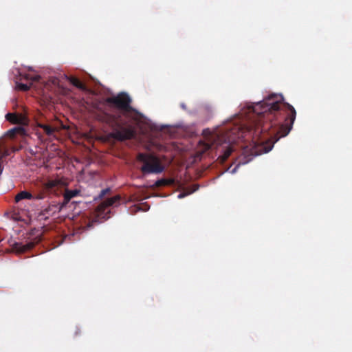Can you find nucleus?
Here are the masks:
<instances>
[{
    "instance_id": "nucleus-1",
    "label": "nucleus",
    "mask_w": 352,
    "mask_h": 352,
    "mask_svg": "<svg viewBox=\"0 0 352 352\" xmlns=\"http://www.w3.org/2000/svg\"><path fill=\"white\" fill-rule=\"evenodd\" d=\"M254 113L248 127L252 137V147L256 149L248 158L241 160L231 170L235 173L239 166L251 161L253 156L270 151L274 144L289 134L296 120L294 107L284 101L282 95L271 94L263 101L249 107Z\"/></svg>"
},
{
    "instance_id": "nucleus-2",
    "label": "nucleus",
    "mask_w": 352,
    "mask_h": 352,
    "mask_svg": "<svg viewBox=\"0 0 352 352\" xmlns=\"http://www.w3.org/2000/svg\"><path fill=\"white\" fill-rule=\"evenodd\" d=\"M104 101L119 110L115 113H109L99 109L96 113V120L111 129L108 138L118 142L135 139L137 136L135 124L140 121L139 113L131 107L132 100L130 96L126 93L121 92L116 96L107 98Z\"/></svg>"
},
{
    "instance_id": "nucleus-3",
    "label": "nucleus",
    "mask_w": 352,
    "mask_h": 352,
    "mask_svg": "<svg viewBox=\"0 0 352 352\" xmlns=\"http://www.w3.org/2000/svg\"><path fill=\"white\" fill-rule=\"evenodd\" d=\"M239 138V128L234 127L231 129H226V131H221L220 134L212 135L209 142H199V146L203 152H206L212 147L217 148L223 144H228L223 148V153L219 156V160L224 162L234 151L232 144Z\"/></svg>"
},
{
    "instance_id": "nucleus-4",
    "label": "nucleus",
    "mask_w": 352,
    "mask_h": 352,
    "mask_svg": "<svg viewBox=\"0 0 352 352\" xmlns=\"http://www.w3.org/2000/svg\"><path fill=\"white\" fill-rule=\"evenodd\" d=\"M137 160L143 164L140 170L144 175L159 174L164 170L159 157L153 154L140 153Z\"/></svg>"
},
{
    "instance_id": "nucleus-5",
    "label": "nucleus",
    "mask_w": 352,
    "mask_h": 352,
    "mask_svg": "<svg viewBox=\"0 0 352 352\" xmlns=\"http://www.w3.org/2000/svg\"><path fill=\"white\" fill-rule=\"evenodd\" d=\"M25 239V244L20 242H14L10 245L11 250L7 249L5 252L24 253L33 248L41 241V235L38 230L34 229L27 233Z\"/></svg>"
},
{
    "instance_id": "nucleus-6",
    "label": "nucleus",
    "mask_w": 352,
    "mask_h": 352,
    "mask_svg": "<svg viewBox=\"0 0 352 352\" xmlns=\"http://www.w3.org/2000/svg\"><path fill=\"white\" fill-rule=\"evenodd\" d=\"M121 199V197L120 195H116L113 197H111L109 199H107V200L102 202L96 209V218L99 219H103L104 220L108 219L110 216L108 215L109 212H110L109 210H108L109 206H113L116 204L117 203H119Z\"/></svg>"
},
{
    "instance_id": "nucleus-7",
    "label": "nucleus",
    "mask_w": 352,
    "mask_h": 352,
    "mask_svg": "<svg viewBox=\"0 0 352 352\" xmlns=\"http://www.w3.org/2000/svg\"><path fill=\"white\" fill-rule=\"evenodd\" d=\"M64 208L61 203L50 204L46 208L42 210L38 215L40 219H47L50 217L60 212Z\"/></svg>"
},
{
    "instance_id": "nucleus-8",
    "label": "nucleus",
    "mask_w": 352,
    "mask_h": 352,
    "mask_svg": "<svg viewBox=\"0 0 352 352\" xmlns=\"http://www.w3.org/2000/svg\"><path fill=\"white\" fill-rule=\"evenodd\" d=\"M6 118L13 124H25L28 122L27 117L21 114L8 113L6 114Z\"/></svg>"
},
{
    "instance_id": "nucleus-9",
    "label": "nucleus",
    "mask_w": 352,
    "mask_h": 352,
    "mask_svg": "<svg viewBox=\"0 0 352 352\" xmlns=\"http://www.w3.org/2000/svg\"><path fill=\"white\" fill-rule=\"evenodd\" d=\"M59 186L60 183L57 180H48L44 184L45 190L52 193H56V190H58Z\"/></svg>"
},
{
    "instance_id": "nucleus-10",
    "label": "nucleus",
    "mask_w": 352,
    "mask_h": 352,
    "mask_svg": "<svg viewBox=\"0 0 352 352\" xmlns=\"http://www.w3.org/2000/svg\"><path fill=\"white\" fill-rule=\"evenodd\" d=\"M79 191L77 190H65V192L64 193V200L61 203L63 204V206L65 207L67 203L74 197H76L78 194Z\"/></svg>"
},
{
    "instance_id": "nucleus-11",
    "label": "nucleus",
    "mask_w": 352,
    "mask_h": 352,
    "mask_svg": "<svg viewBox=\"0 0 352 352\" xmlns=\"http://www.w3.org/2000/svg\"><path fill=\"white\" fill-rule=\"evenodd\" d=\"M69 81L72 85H73L76 87L78 88L79 89H81L83 91L87 89L86 85L84 83H82L78 78H77L76 77H74V76L69 77Z\"/></svg>"
},
{
    "instance_id": "nucleus-12",
    "label": "nucleus",
    "mask_w": 352,
    "mask_h": 352,
    "mask_svg": "<svg viewBox=\"0 0 352 352\" xmlns=\"http://www.w3.org/2000/svg\"><path fill=\"white\" fill-rule=\"evenodd\" d=\"M34 198V196L28 191H21L18 193L15 197V201L19 202L22 199H32Z\"/></svg>"
},
{
    "instance_id": "nucleus-13",
    "label": "nucleus",
    "mask_w": 352,
    "mask_h": 352,
    "mask_svg": "<svg viewBox=\"0 0 352 352\" xmlns=\"http://www.w3.org/2000/svg\"><path fill=\"white\" fill-rule=\"evenodd\" d=\"M14 151L6 146L2 142H0V160L9 156Z\"/></svg>"
},
{
    "instance_id": "nucleus-14",
    "label": "nucleus",
    "mask_w": 352,
    "mask_h": 352,
    "mask_svg": "<svg viewBox=\"0 0 352 352\" xmlns=\"http://www.w3.org/2000/svg\"><path fill=\"white\" fill-rule=\"evenodd\" d=\"M25 131L24 128L21 126L14 127L8 131V135L10 138H14L16 134L23 135L25 134Z\"/></svg>"
},
{
    "instance_id": "nucleus-15",
    "label": "nucleus",
    "mask_w": 352,
    "mask_h": 352,
    "mask_svg": "<svg viewBox=\"0 0 352 352\" xmlns=\"http://www.w3.org/2000/svg\"><path fill=\"white\" fill-rule=\"evenodd\" d=\"M174 184V179H161L155 182V186L157 187L170 186Z\"/></svg>"
},
{
    "instance_id": "nucleus-16",
    "label": "nucleus",
    "mask_w": 352,
    "mask_h": 352,
    "mask_svg": "<svg viewBox=\"0 0 352 352\" xmlns=\"http://www.w3.org/2000/svg\"><path fill=\"white\" fill-rule=\"evenodd\" d=\"M199 186L198 184H193L190 187V189H188L186 192L179 193L178 195V197L179 199H181V198L186 197V195H190L191 193L197 191L199 189Z\"/></svg>"
},
{
    "instance_id": "nucleus-17",
    "label": "nucleus",
    "mask_w": 352,
    "mask_h": 352,
    "mask_svg": "<svg viewBox=\"0 0 352 352\" xmlns=\"http://www.w3.org/2000/svg\"><path fill=\"white\" fill-rule=\"evenodd\" d=\"M40 127L43 129L44 132L47 135H53L55 132V129L47 124H40Z\"/></svg>"
},
{
    "instance_id": "nucleus-18",
    "label": "nucleus",
    "mask_w": 352,
    "mask_h": 352,
    "mask_svg": "<svg viewBox=\"0 0 352 352\" xmlns=\"http://www.w3.org/2000/svg\"><path fill=\"white\" fill-rule=\"evenodd\" d=\"M23 78L25 79V80H30L31 82L32 83L33 82H38L41 79V76L39 75H34V76H32L30 74H25L23 76Z\"/></svg>"
},
{
    "instance_id": "nucleus-19",
    "label": "nucleus",
    "mask_w": 352,
    "mask_h": 352,
    "mask_svg": "<svg viewBox=\"0 0 352 352\" xmlns=\"http://www.w3.org/2000/svg\"><path fill=\"white\" fill-rule=\"evenodd\" d=\"M32 86V82H30L29 85L28 84H23V83H18L17 84V88L23 91H28Z\"/></svg>"
},
{
    "instance_id": "nucleus-20",
    "label": "nucleus",
    "mask_w": 352,
    "mask_h": 352,
    "mask_svg": "<svg viewBox=\"0 0 352 352\" xmlns=\"http://www.w3.org/2000/svg\"><path fill=\"white\" fill-rule=\"evenodd\" d=\"M110 191V189L109 188H105V189H103L100 193V197H104L105 195H107V193H109Z\"/></svg>"
},
{
    "instance_id": "nucleus-21",
    "label": "nucleus",
    "mask_w": 352,
    "mask_h": 352,
    "mask_svg": "<svg viewBox=\"0 0 352 352\" xmlns=\"http://www.w3.org/2000/svg\"><path fill=\"white\" fill-rule=\"evenodd\" d=\"M97 220H92V221H89V223H88V225H87V227L88 228H92L93 227V224L94 222H96Z\"/></svg>"
},
{
    "instance_id": "nucleus-22",
    "label": "nucleus",
    "mask_w": 352,
    "mask_h": 352,
    "mask_svg": "<svg viewBox=\"0 0 352 352\" xmlns=\"http://www.w3.org/2000/svg\"><path fill=\"white\" fill-rule=\"evenodd\" d=\"M33 199H43V195L41 194H39V195H37L35 197H34Z\"/></svg>"
},
{
    "instance_id": "nucleus-23",
    "label": "nucleus",
    "mask_w": 352,
    "mask_h": 352,
    "mask_svg": "<svg viewBox=\"0 0 352 352\" xmlns=\"http://www.w3.org/2000/svg\"><path fill=\"white\" fill-rule=\"evenodd\" d=\"M80 334V330L79 329H77L75 331V335L78 336Z\"/></svg>"
},
{
    "instance_id": "nucleus-24",
    "label": "nucleus",
    "mask_w": 352,
    "mask_h": 352,
    "mask_svg": "<svg viewBox=\"0 0 352 352\" xmlns=\"http://www.w3.org/2000/svg\"><path fill=\"white\" fill-rule=\"evenodd\" d=\"M1 252H3V250H0V253H1Z\"/></svg>"
}]
</instances>
